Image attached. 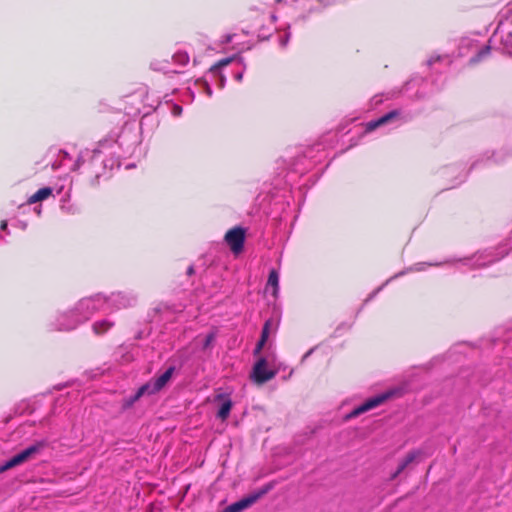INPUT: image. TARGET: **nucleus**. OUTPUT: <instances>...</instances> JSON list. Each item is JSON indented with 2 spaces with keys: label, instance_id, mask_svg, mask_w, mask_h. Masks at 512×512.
<instances>
[{
  "label": "nucleus",
  "instance_id": "f257e3e1",
  "mask_svg": "<svg viewBox=\"0 0 512 512\" xmlns=\"http://www.w3.org/2000/svg\"><path fill=\"white\" fill-rule=\"evenodd\" d=\"M132 134L133 132L128 129H122L120 133H111L99 141L95 149L81 151L71 169L77 170L85 165L86 171L98 180L108 171L119 167L120 158L132 152L137 142L136 135H133L134 139L130 141Z\"/></svg>",
  "mask_w": 512,
  "mask_h": 512
},
{
  "label": "nucleus",
  "instance_id": "f03ea898",
  "mask_svg": "<svg viewBox=\"0 0 512 512\" xmlns=\"http://www.w3.org/2000/svg\"><path fill=\"white\" fill-rule=\"evenodd\" d=\"M106 296L103 294H96L90 297L82 298L77 302L73 308L76 313L77 319L69 323H60L57 328L62 330H73L80 323L88 320L97 311H106Z\"/></svg>",
  "mask_w": 512,
  "mask_h": 512
},
{
  "label": "nucleus",
  "instance_id": "7ed1b4c3",
  "mask_svg": "<svg viewBox=\"0 0 512 512\" xmlns=\"http://www.w3.org/2000/svg\"><path fill=\"white\" fill-rule=\"evenodd\" d=\"M47 443L46 441H38L27 448L23 449L19 453L12 456L9 460H7L4 464L0 465V473L5 472L15 466H18L32 457H34L36 454H39L45 447Z\"/></svg>",
  "mask_w": 512,
  "mask_h": 512
},
{
  "label": "nucleus",
  "instance_id": "20e7f679",
  "mask_svg": "<svg viewBox=\"0 0 512 512\" xmlns=\"http://www.w3.org/2000/svg\"><path fill=\"white\" fill-rule=\"evenodd\" d=\"M460 55H466L469 52H476L475 56L470 59L471 64H475L486 58L490 54L491 47L489 45H485L479 48L478 41L472 38H463L461 40L460 46Z\"/></svg>",
  "mask_w": 512,
  "mask_h": 512
},
{
  "label": "nucleus",
  "instance_id": "39448f33",
  "mask_svg": "<svg viewBox=\"0 0 512 512\" xmlns=\"http://www.w3.org/2000/svg\"><path fill=\"white\" fill-rule=\"evenodd\" d=\"M137 297L128 292H113L109 296H106V311L120 310L128 308L136 303Z\"/></svg>",
  "mask_w": 512,
  "mask_h": 512
},
{
  "label": "nucleus",
  "instance_id": "423d86ee",
  "mask_svg": "<svg viewBox=\"0 0 512 512\" xmlns=\"http://www.w3.org/2000/svg\"><path fill=\"white\" fill-rule=\"evenodd\" d=\"M392 394L393 392L388 391L369 398L364 403H362L358 407L354 408L350 413H348L345 416V419L350 420L378 407L379 405L383 404L386 400H388L392 396Z\"/></svg>",
  "mask_w": 512,
  "mask_h": 512
},
{
  "label": "nucleus",
  "instance_id": "0eeeda50",
  "mask_svg": "<svg viewBox=\"0 0 512 512\" xmlns=\"http://www.w3.org/2000/svg\"><path fill=\"white\" fill-rule=\"evenodd\" d=\"M245 236L246 231L240 226H236L226 232L224 241L234 255H238L243 251Z\"/></svg>",
  "mask_w": 512,
  "mask_h": 512
},
{
  "label": "nucleus",
  "instance_id": "6e6552de",
  "mask_svg": "<svg viewBox=\"0 0 512 512\" xmlns=\"http://www.w3.org/2000/svg\"><path fill=\"white\" fill-rule=\"evenodd\" d=\"M276 373L275 370L267 368L266 358L260 357L254 364L250 377L256 384H264L273 379Z\"/></svg>",
  "mask_w": 512,
  "mask_h": 512
},
{
  "label": "nucleus",
  "instance_id": "1a4fd4ad",
  "mask_svg": "<svg viewBox=\"0 0 512 512\" xmlns=\"http://www.w3.org/2000/svg\"><path fill=\"white\" fill-rule=\"evenodd\" d=\"M174 372H175V367L170 366L160 376L145 383L144 385L148 386V396H151V395H154V394L160 392L168 384V382L172 379Z\"/></svg>",
  "mask_w": 512,
  "mask_h": 512
},
{
  "label": "nucleus",
  "instance_id": "9d476101",
  "mask_svg": "<svg viewBox=\"0 0 512 512\" xmlns=\"http://www.w3.org/2000/svg\"><path fill=\"white\" fill-rule=\"evenodd\" d=\"M268 488L262 489L256 493L250 494L237 502H234L223 509L222 512H241L254 504L261 496L267 493Z\"/></svg>",
  "mask_w": 512,
  "mask_h": 512
},
{
  "label": "nucleus",
  "instance_id": "9b49d317",
  "mask_svg": "<svg viewBox=\"0 0 512 512\" xmlns=\"http://www.w3.org/2000/svg\"><path fill=\"white\" fill-rule=\"evenodd\" d=\"M400 117V112L398 110H392L385 115L379 117L376 120H372L366 123L365 132H372L377 128L397 123Z\"/></svg>",
  "mask_w": 512,
  "mask_h": 512
},
{
  "label": "nucleus",
  "instance_id": "f8f14e48",
  "mask_svg": "<svg viewBox=\"0 0 512 512\" xmlns=\"http://www.w3.org/2000/svg\"><path fill=\"white\" fill-rule=\"evenodd\" d=\"M492 252L477 253L471 258L459 259L464 265H471L472 267H483L487 264L494 262Z\"/></svg>",
  "mask_w": 512,
  "mask_h": 512
},
{
  "label": "nucleus",
  "instance_id": "ddd939ff",
  "mask_svg": "<svg viewBox=\"0 0 512 512\" xmlns=\"http://www.w3.org/2000/svg\"><path fill=\"white\" fill-rule=\"evenodd\" d=\"M454 261L455 260H446L444 262H418L408 267L406 270L397 273L396 275H394V277H399L409 272H421L424 271L427 267L441 266L446 263H453Z\"/></svg>",
  "mask_w": 512,
  "mask_h": 512
},
{
  "label": "nucleus",
  "instance_id": "4468645a",
  "mask_svg": "<svg viewBox=\"0 0 512 512\" xmlns=\"http://www.w3.org/2000/svg\"><path fill=\"white\" fill-rule=\"evenodd\" d=\"M145 395H148V386L143 384L133 395L125 397L122 400V409L127 410L131 408L141 397Z\"/></svg>",
  "mask_w": 512,
  "mask_h": 512
},
{
  "label": "nucleus",
  "instance_id": "2eb2a0df",
  "mask_svg": "<svg viewBox=\"0 0 512 512\" xmlns=\"http://www.w3.org/2000/svg\"><path fill=\"white\" fill-rule=\"evenodd\" d=\"M77 315L73 312V309L67 312H63L57 315L54 322L51 323V329L57 331H63L62 329L57 328L60 323H69L75 321L77 319Z\"/></svg>",
  "mask_w": 512,
  "mask_h": 512
},
{
  "label": "nucleus",
  "instance_id": "dca6fc26",
  "mask_svg": "<svg viewBox=\"0 0 512 512\" xmlns=\"http://www.w3.org/2000/svg\"><path fill=\"white\" fill-rule=\"evenodd\" d=\"M270 289H272V296L276 298L279 293V273L275 269H272L268 276L266 290L269 291Z\"/></svg>",
  "mask_w": 512,
  "mask_h": 512
},
{
  "label": "nucleus",
  "instance_id": "f3484780",
  "mask_svg": "<svg viewBox=\"0 0 512 512\" xmlns=\"http://www.w3.org/2000/svg\"><path fill=\"white\" fill-rule=\"evenodd\" d=\"M420 455V451L415 450L407 454V456L399 463L397 470L392 474L391 479L397 478L399 474H401L406 467L412 463L418 456Z\"/></svg>",
  "mask_w": 512,
  "mask_h": 512
},
{
  "label": "nucleus",
  "instance_id": "a211bd4d",
  "mask_svg": "<svg viewBox=\"0 0 512 512\" xmlns=\"http://www.w3.org/2000/svg\"><path fill=\"white\" fill-rule=\"evenodd\" d=\"M150 68L154 71H160L163 73H178L177 70H174L170 67V62L168 59H154L150 63Z\"/></svg>",
  "mask_w": 512,
  "mask_h": 512
},
{
  "label": "nucleus",
  "instance_id": "6ab92c4d",
  "mask_svg": "<svg viewBox=\"0 0 512 512\" xmlns=\"http://www.w3.org/2000/svg\"><path fill=\"white\" fill-rule=\"evenodd\" d=\"M51 194H52V189L50 187L41 188L29 197L28 204H34V203L43 201V200L47 199Z\"/></svg>",
  "mask_w": 512,
  "mask_h": 512
},
{
  "label": "nucleus",
  "instance_id": "aec40b11",
  "mask_svg": "<svg viewBox=\"0 0 512 512\" xmlns=\"http://www.w3.org/2000/svg\"><path fill=\"white\" fill-rule=\"evenodd\" d=\"M236 57H228V58H224L220 61H218L216 64H214L209 72L213 75V76H217L219 75V72H220V69L227 66L228 64H230L233 60H235ZM237 60L239 61V63L241 65H244L243 64V59L242 58H237Z\"/></svg>",
  "mask_w": 512,
  "mask_h": 512
},
{
  "label": "nucleus",
  "instance_id": "412c9836",
  "mask_svg": "<svg viewBox=\"0 0 512 512\" xmlns=\"http://www.w3.org/2000/svg\"><path fill=\"white\" fill-rule=\"evenodd\" d=\"M114 325V322L104 319L101 321H97L93 324V331L97 335H101L108 331L112 326Z\"/></svg>",
  "mask_w": 512,
  "mask_h": 512
},
{
  "label": "nucleus",
  "instance_id": "4be33fe9",
  "mask_svg": "<svg viewBox=\"0 0 512 512\" xmlns=\"http://www.w3.org/2000/svg\"><path fill=\"white\" fill-rule=\"evenodd\" d=\"M232 406H233L232 401L229 398L225 399V401H223V403L221 404V406L218 410L217 417L223 421L226 420L230 415Z\"/></svg>",
  "mask_w": 512,
  "mask_h": 512
},
{
  "label": "nucleus",
  "instance_id": "5701e85b",
  "mask_svg": "<svg viewBox=\"0 0 512 512\" xmlns=\"http://www.w3.org/2000/svg\"><path fill=\"white\" fill-rule=\"evenodd\" d=\"M172 60L176 65L182 67L189 63L190 57L186 51L178 50L173 54Z\"/></svg>",
  "mask_w": 512,
  "mask_h": 512
},
{
  "label": "nucleus",
  "instance_id": "b1692460",
  "mask_svg": "<svg viewBox=\"0 0 512 512\" xmlns=\"http://www.w3.org/2000/svg\"><path fill=\"white\" fill-rule=\"evenodd\" d=\"M216 339V332L212 331L208 333L202 343V350L210 349L213 345V342Z\"/></svg>",
  "mask_w": 512,
  "mask_h": 512
},
{
  "label": "nucleus",
  "instance_id": "393cba45",
  "mask_svg": "<svg viewBox=\"0 0 512 512\" xmlns=\"http://www.w3.org/2000/svg\"><path fill=\"white\" fill-rule=\"evenodd\" d=\"M502 45L505 52L512 54V32H509L505 37H503Z\"/></svg>",
  "mask_w": 512,
  "mask_h": 512
},
{
  "label": "nucleus",
  "instance_id": "a878e982",
  "mask_svg": "<svg viewBox=\"0 0 512 512\" xmlns=\"http://www.w3.org/2000/svg\"><path fill=\"white\" fill-rule=\"evenodd\" d=\"M272 326V321L269 319L267 320L265 323H264V326L262 328V333H261V337L260 339H263L265 341H267L268 337H269V333H270V328Z\"/></svg>",
  "mask_w": 512,
  "mask_h": 512
},
{
  "label": "nucleus",
  "instance_id": "bb28decb",
  "mask_svg": "<svg viewBox=\"0 0 512 512\" xmlns=\"http://www.w3.org/2000/svg\"><path fill=\"white\" fill-rule=\"evenodd\" d=\"M196 83H197V84H199V85H201V87L203 88V90L205 91V93H206V95H207L208 97L212 96V89H211V87H210V85L208 84V82H207V81H201V80H199V81H197Z\"/></svg>",
  "mask_w": 512,
  "mask_h": 512
},
{
  "label": "nucleus",
  "instance_id": "cd10ccee",
  "mask_svg": "<svg viewBox=\"0 0 512 512\" xmlns=\"http://www.w3.org/2000/svg\"><path fill=\"white\" fill-rule=\"evenodd\" d=\"M290 39V33L285 32L283 35L279 37V44L281 47H285L288 44V41Z\"/></svg>",
  "mask_w": 512,
  "mask_h": 512
},
{
  "label": "nucleus",
  "instance_id": "c85d7f7f",
  "mask_svg": "<svg viewBox=\"0 0 512 512\" xmlns=\"http://www.w3.org/2000/svg\"><path fill=\"white\" fill-rule=\"evenodd\" d=\"M60 156H61L62 165H68V161H71V157H70L69 153L66 151H61Z\"/></svg>",
  "mask_w": 512,
  "mask_h": 512
},
{
  "label": "nucleus",
  "instance_id": "c756f323",
  "mask_svg": "<svg viewBox=\"0 0 512 512\" xmlns=\"http://www.w3.org/2000/svg\"><path fill=\"white\" fill-rule=\"evenodd\" d=\"M266 341L263 340V339H259L258 343L256 344V347L254 349V355H257L261 352V350L263 349L264 345H265Z\"/></svg>",
  "mask_w": 512,
  "mask_h": 512
},
{
  "label": "nucleus",
  "instance_id": "7c9ffc66",
  "mask_svg": "<svg viewBox=\"0 0 512 512\" xmlns=\"http://www.w3.org/2000/svg\"><path fill=\"white\" fill-rule=\"evenodd\" d=\"M171 112L173 116L178 117L182 114V107L178 104H174Z\"/></svg>",
  "mask_w": 512,
  "mask_h": 512
},
{
  "label": "nucleus",
  "instance_id": "2f4dec72",
  "mask_svg": "<svg viewBox=\"0 0 512 512\" xmlns=\"http://www.w3.org/2000/svg\"><path fill=\"white\" fill-rule=\"evenodd\" d=\"M235 36V34H226L225 36H223L222 43L227 44L232 42Z\"/></svg>",
  "mask_w": 512,
  "mask_h": 512
},
{
  "label": "nucleus",
  "instance_id": "473e14b6",
  "mask_svg": "<svg viewBox=\"0 0 512 512\" xmlns=\"http://www.w3.org/2000/svg\"><path fill=\"white\" fill-rule=\"evenodd\" d=\"M1 230H3V231H6V230H7V221L3 220V221L1 222V225H0V231H1ZM5 242H6V240H5L2 236H0V244L5 243Z\"/></svg>",
  "mask_w": 512,
  "mask_h": 512
},
{
  "label": "nucleus",
  "instance_id": "72a5a7b5",
  "mask_svg": "<svg viewBox=\"0 0 512 512\" xmlns=\"http://www.w3.org/2000/svg\"><path fill=\"white\" fill-rule=\"evenodd\" d=\"M234 78L236 81H241L243 78V71L236 73Z\"/></svg>",
  "mask_w": 512,
  "mask_h": 512
},
{
  "label": "nucleus",
  "instance_id": "f704fd0d",
  "mask_svg": "<svg viewBox=\"0 0 512 512\" xmlns=\"http://www.w3.org/2000/svg\"><path fill=\"white\" fill-rule=\"evenodd\" d=\"M313 351L314 349H310L308 352H306L302 357V362H304L313 353Z\"/></svg>",
  "mask_w": 512,
  "mask_h": 512
},
{
  "label": "nucleus",
  "instance_id": "c9c22d12",
  "mask_svg": "<svg viewBox=\"0 0 512 512\" xmlns=\"http://www.w3.org/2000/svg\"><path fill=\"white\" fill-rule=\"evenodd\" d=\"M440 59H441V58H440L439 56H438V57H436V58L431 57V58L428 60V65H430V66H431V65H433V64L435 63V61H438V60H440Z\"/></svg>",
  "mask_w": 512,
  "mask_h": 512
},
{
  "label": "nucleus",
  "instance_id": "e433bc0d",
  "mask_svg": "<svg viewBox=\"0 0 512 512\" xmlns=\"http://www.w3.org/2000/svg\"><path fill=\"white\" fill-rule=\"evenodd\" d=\"M505 254H507V251L502 252L501 254H498L496 257H494V261L501 259Z\"/></svg>",
  "mask_w": 512,
  "mask_h": 512
},
{
  "label": "nucleus",
  "instance_id": "4c0bfd02",
  "mask_svg": "<svg viewBox=\"0 0 512 512\" xmlns=\"http://www.w3.org/2000/svg\"><path fill=\"white\" fill-rule=\"evenodd\" d=\"M224 398H226V395H224V394H218V395L215 397V400H216V401H220V400H223Z\"/></svg>",
  "mask_w": 512,
  "mask_h": 512
},
{
  "label": "nucleus",
  "instance_id": "58836bf2",
  "mask_svg": "<svg viewBox=\"0 0 512 512\" xmlns=\"http://www.w3.org/2000/svg\"><path fill=\"white\" fill-rule=\"evenodd\" d=\"M225 83V78L220 75V87H223Z\"/></svg>",
  "mask_w": 512,
  "mask_h": 512
},
{
  "label": "nucleus",
  "instance_id": "ea45409f",
  "mask_svg": "<svg viewBox=\"0 0 512 512\" xmlns=\"http://www.w3.org/2000/svg\"><path fill=\"white\" fill-rule=\"evenodd\" d=\"M193 271H194V270H193V267H192V266H190V267L188 268V270H187V273H188V274H192V273H193Z\"/></svg>",
  "mask_w": 512,
  "mask_h": 512
},
{
  "label": "nucleus",
  "instance_id": "a19ab883",
  "mask_svg": "<svg viewBox=\"0 0 512 512\" xmlns=\"http://www.w3.org/2000/svg\"><path fill=\"white\" fill-rule=\"evenodd\" d=\"M394 278H395V277L393 276L392 278H390L389 280H387L384 284H382V286H381V287H382V288H383V287H385V285H386L390 280H392V279H394Z\"/></svg>",
  "mask_w": 512,
  "mask_h": 512
},
{
  "label": "nucleus",
  "instance_id": "79ce46f5",
  "mask_svg": "<svg viewBox=\"0 0 512 512\" xmlns=\"http://www.w3.org/2000/svg\"><path fill=\"white\" fill-rule=\"evenodd\" d=\"M382 289V287H378V289L373 293V295L371 297H373L376 293H378L380 290Z\"/></svg>",
  "mask_w": 512,
  "mask_h": 512
},
{
  "label": "nucleus",
  "instance_id": "37998d69",
  "mask_svg": "<svg viewBox=\"0 0 512 512\" xmlns=\"http://www.w3.org/2000/svg\"><path fill=\"white\" fill-rule=\"evenodd\" d=\"M275 1L279 3V2H281L282 0H275Z\"/></svg>",
  "mask_w": 512,
  "mask_h": 512
}]
</instances>
